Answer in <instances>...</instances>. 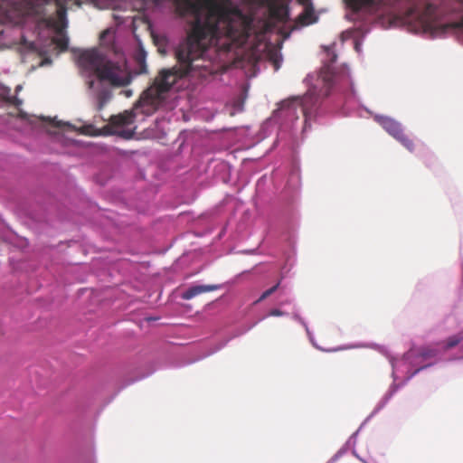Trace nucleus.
Returning a JSON list of instances; mask_svg holds the SVG:
<instances>
[{
    "label": "nucleus",
    "mask_w": 463,
    "mask_h": 463,
    "mask_svg": "<svg viewBox=\"0 0 463 463\" xmlns=\"http://www.w3.org/2000/svg\"><path fill=\"white\" fill-rule=\"evenodd\" d=\"M159 5L165 0H153ZM175 12L181 17L191 15L185 41L175 52L178 66L163 69L153 83L141 94L136 109L151 115L165 99V94L175 82L203 65L200 61L206 50L215 45L231 52L241 47L251 31V19L230 0H173Z\"/></svg>",
    "instance_id": "nucleus-1"
},
{
    "label": "nucleus",
    "mask_w": 463,
    "mask_h": 463,
    "mask_svg": "<svg viewBox=\"0 0 463 463\" xmlns=\"http://www.w3.org/2000/svg\"><path fill=\"white\" fill-rule=\"evenodd\" d=\"M84 0H0V24L33 25L39 35L37 42L23 37L24 48L40 56L58 55L68 48L67 10L80 5Z\"/></svg>",
    "instance_id": "nucleus-2"
},
{
    "label": "nucleus",
    "mask_w": 463,
    "mask_h": 463,
    "mask_svg": "<svg viewBox=\"0 0 463 463\" xmlns=\"http://www.w3.org/2000/svg\"><path fill=\"white\" fill-rule=\"evenodd\" d=\"M116 28L111 26L99 35V47L81 50L78 63L87 84L98 99L100 110L112 98L116 87Z\"/></svg>",
    "instance_id": "nucleus-3"
},
{
    "label": "nucleus",
    "mask_w": 463,
    "mask_h": 463,
    "mask_svg": "<svg viewBox=\"0 0 463 463\" xmlns=\"http://www.w3.org/2000/svg\"><path fill=\"white\" fill-rule=\"evenodd\" d=\"M146 53L141 47L137 48L130 60H126L123 53L118 49V95H123L125 98H130L133 90L127 88L135 76L146 72Z\"/></svg>",
    "instance_id": "nucleus-4"
},
{
    "label": "nucleus",
    "mask_w": 463,
    "mask_h": 463,
    "mask_svg": "<svg viewBox=\"0 0 463 463\" xmlns=\"http://www.w3.org/2000/svg\"><path fill=\"white\" fill-rule=\"evenodd\" d=\"M20 120L24 124V132L30 130L44 131L52 136L55 140L60 142L65 146H80L82 143L79 140L66 137L61 131L66 128L76 129L69 122L57 121L49 118H40L35 116H28L21 114Z\"/></svg>",
    "instance_id": "nucleus-5"
},
{
    "label": "nucleus",
    "mask_w": 463,
    "mask_h": 463,
    "mask_svg": "<svg viewBox=\"0 0 463 463\" xmlns=\"http://www.w3.org/2000/svg\"><path fill=\"white\" fill-rule=\"evenodd\" d=\"M376 121L396 140H398L410 152L414 150L413 141L407 137L399 122L385 116H376Z\"/></svg>",
    "instance_id": "nucleus-6"
},
{
    "label": "nucleus",
    "mask_w": 463,
    "mask_h": 463,
    "mask_svg": "<svg viewBox=\"0 0 463 463\" xmlns=\"http://www.w3.org/2000/svg\"><path fill=\"white\" fill-rule=\"evenodd\" d=\"M317 98L310 96V95L305 96L302 100H298V99L285 100L281 104V109L282 110L288 109V111H290V110L295 111L296 109L298 107H299L304 117H305V121L307 122L311 118V115L313 113V109L311 107H309V104H311L312 106L313 105L315 106L317 103Z\"/></svg>",
    "instance_id": "nucleus-7"
},
{
    "label": "nucleus",
    "mask_w": 463,
    "mask_h": 463,
    "mask_svg": "<svg viewBox=\"0 0 463 463\" xmlns=\"http://www.w3.org/2000/svg\"><path fill=\"white\" fill-rule=\"evenodd\" d=\"M110 122L107 124L103 128H97L93 125L89 124L83 126L81 128L78 129L80 133L88 136H110L116 134V116H110Z\"/></svg>",
    "instance_id": "nucleus-8"
},
{
    "label": "nucleus",
    "mask_w": 463,
    "mask_h": 463,
    "mask_svg": "<svg viewBox=\"0 0 463 463\" xmlns=\"http://www.w3.org/2000/svg\"><path fill=\"white\" fill-rule=\"evenodd\" d=\"M135 115L133 112H124L118 114V137H122L124 139H130L134 135V130L136 128L124 129L125 126H128L134 122Z\"/></svg>",
    "instance_id": "nucleus-9"
},
{
    "label": "nucleus",
    "mask_w": 463,
    "mask_h": 463,
    "mask_svg": "<svg viewBox=\"0 0 463 463\" xmlns=\"http://www.w3.org/2000/svg\"><path fill=\"white\" fill-rule=\"evenodd\" d=\"M218 288H220V286H218V285H196V286L191 287L187 290H185L183 293L182 298L184 299L188 300V299H191L202 293L213 291Z\"/></svg>",
    "instance_id": "nucleus-10"
},
{
    "label": "nucleus",
    "mask_w": 463,
    "mask_h": 463,
    "mask_svg": "<svg viewBox=\"0 0 463 463\" xmlns=\"http://www.w3.org/2000/svg\"><path fill=\"white\" fill-rule=\"evenodd\" d=\"M0 99L8 103H14L15 105H21L22 100H20L15 96L11 95V89L7 86H5L0 83Z\"/></svg>",
    "instance_id": "nucleus-11"
},
{
    "label": "nucleus",
    "mask_w": 463,
    "mask_h": 463,
    "mask_svg": "<svg viewBox=\"0 0 463 463\" xmlns=\"http://www.w3.org/2000/svg\"><path fill=\"white\" fill-rule=\"evenodd\" d=\"M461 341H463V331L458 333V335L449 337L444 343L442 348L444 350L451 349L458 345Z\"/></svg>",
    "instance_id": "nucleus-12"
},
{
    "label": "nucleus",
    "mask_w": 463,
    "mask_h": 463,
    "mask_svg": "<svg viewBox=\"0 0 463 463\" xmlns=\"http://www.w3.org/2000/svg\"><path fill=\"white\" fill-rule=\"evenodd\" d=\"M94 4L99 9H116V0H94Z\"/></svg>",
    "instance_id": "nucleus-13"
},
{
    "label": "nucleus",
    "mask_w": 463,
    "mask_h": 463,
    "mask_svg": "<svg viewBox=\"0 0 463 463\" xmlns=\"http://www.w3.org/2000/svg\"><path fill=\"white\" fill-rule=\"evenodd\" d=\"M436 6L430 3L426 4L423 11V18L425 23H429L435 15Z\"/></svg>",
    "instance_id": "nucleus-14"
},
{
    "label": "nucleus",
    "mask_w": 463,
    "mask_h": 463,
    "mask_svg": "<svg viewBox=\"0 0 463 463\" xmlns=\"http://www.w3.org/2000/svg\"><path fill=\"white\" fill-rule=\"evenodd\" d=\"M345 1H346L347 5H349V7L354 12H358L363 7H364V0H345Z\"/></svg>",
    "instance_id": "nucleus-15"
},
{
    "label": "nucleus",
    "mask_w": 463,
    "mask_h": 463,
    "mask_svg": "<svg viewBox=\"0 0 463 463\" xmlns=\"http://www.w3.org/2000/svg\"><path fill=\"white\" fill-rule=\"evenodd\" d=\"M279 287V282L277 283L275 286L271 287L270 288L267 289L266 291H264L261 294V296L260 297V298L258 299V302L262 301V300L266 299L267 298H269L270 295H272L278 289Z\"/></svg>",
    "instance_id": "nucleus-16"
},
{
    "label": "nucleus",
    "mask_w": 463,
    "mask_h": 463,
    "mask_svg": "<svg viewBox=\"0 0 463 463\" xmlns=\"http://www.w3.org/2000/svg\"><path fill=\"white\" fill-rule=\"evenodd\" d=\"M269 60L273 63L275 70H279L280 67L281 58L278 55V53L275 52H270Z\"/></svg>",
    "instance_id": "nucleus-17"
},
{
    "label": "nucleus",
    "mask_w": 463,
    "mask_h": 463,
    "mask_svg": "<svg viewBox=\"0 0 463 463\" xmlns=\"http://www.w3.org/2000/svg\"><path fill=\"white\" fill-rule=\"evenodd\" d=\"M449 26L463 31V17L458 22L450 24Z\"/></svg>",
    "instance_id": "nucleus-18"
},
{
    "label": "nucleus",
    "mask_w": 463,
    "mask_h": 463,
    "mask_svg": "<svg viewBox=\"0 0 463 463\" xmlns=\"http://www.w3.org/2000/svg\"><path fill=\"white\" fill-rule=\"evenodd\" d=\"M283 315H284V312L279 309H277V308L271 309L269 312V316H272V317H280Z\"/></svg>",
    "instance_id": "nucleus-19"
},
{
    "label": "nucleus",
    "mask_w": 463,
    "mask_h": 463,
    "mask_svg": "<svg viewBox=\"0 0 463 463\" xmlns=\"http://www.w3.org/2000/svg\"><path fill=\"white\" fill-rule=\"evenodd\" d=\"M313 15V12L309 10H306L305 13L302 14L301 18L303 20H307L310 18Z\"/></svg>",
    "instance_id": "nucleus-20"
},
{
    "label": "nucleus",
    "mask_w": 463,
    "mask_h": 463,
    "mask_svg": "<svg viewBox=\"0 0 463 463\" xmlns=\"http://www.w3.org/2000/svg\"><path fill=\"white\" fill-rule=\"evenodd\" d=\"M52 62L49 57H45L43 59V61L40 62V66H45Z\"/></svg>",
    "instance_id": "nucleus-21"
},
{
    "label": "nucleus",
    "mask_w": 463,
    "mask_h": 463,
    "mask_svg": "<svg viewBox=\"0 0 463 463\" xmlns=\"http://www.w3.org/2000/svg\"><path fill=\"white\" fill-rule=\"evenodd\" d=\"M364 7L365 6H371L375 4L376 0H364Z\"/></svg>",
    "instance_id": "nucleus-22"
},
{
    "label": "nucleus",
    "mask_w": 463,
    "mask_h": 463,
    "mask_svg": "<svg viewBox=\"0 0 463 463\" xmlns=\"http://www.w3.org/2000/svg\"><path fill=\"white\" fill-rule=\"evenodd\" d=\"M421 354H422L423 356H429V357H430V356H434V355H435V352H434V351H432V350H430L429 352H423Z\"/></svg>",
    "instance_id": "nucleus-23"
},
{
    "label": "nucleus",
    "mask_w": 463,
    "mask_h": 463,
    "mask_svg": "<svg viewBox=\"0 0 463 463\" xmlns=\"http://www.w3.org/2000/svg\"><path fill=\"white\" fill-rule=\"evenodd\" d=\"M331 80H332V77L331 76H325L324 77V80L326 81V84L330 87L331 86Z\"/></svg>",
    "instance_id": "nucleus-24"
},
{
    "label": "nucleus",
    "mask_w": 463,
    "mask_h": 463,
    "mask_svg": "<svg viewBox=\"0 0 463 463\" xmlns=\"http://www.w3.org/2000/svg\"><path fill=\"white\" fill-rule=\"evenodd\" d=\"M21 89H22V86H21V85H17V86H16V91H19Z\"/></svg>",
    "instance_id": "nucleus-25"
},
{
    "label": "nucleus",
    "mask_w": 463,
    "mask_h": 463,
    "mask_svg": "<svg viewBox=\"0 0 463 463\" xmlns=\"http://www.w3.org/2000/svg\"><path fill=\"white\" fill-rule=\"evenodd\" d=\"M112 17L116 19V14L114 13L112 14Z\"/></svg>",
    "instance_id": "nucleus-26"
}]
</instances>
